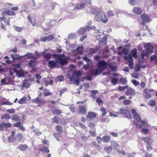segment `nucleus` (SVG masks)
<instances>
[{
  "label": "nucleus",
  "instance_id": "obj_41",
  "mask_svg": "<svg viewBox=\"0 0 157 157\" xmlns=\"http://www.w3.org/2000/svg\"><path fill=\"white\" fill-rule=\"evenodd\" d=\"M102 140L104 142H107L109 141L110 137L109 136H105L102 138Z\"/></svg>",
  "mask_w": 157,
  "mask_h": 157
},
{
  "label": "nucleus",
  "instance_id": "obj_28",
  "mask_svg": "<svg viewBox=\"0 0 157 157\" xmlns=\"http://www.w3.org/2000/svg\"><path fill=\"white\" fill-rule=\"evenodd\" d=\"M102 55L104 57H107L110 55V53L109 50H105L103 51Z\"/></svg>",
  "mask_w": 157,
  "mask_h": 157
},
{
  "label": "nucleus",
  "instance_id": "obj_35",
  "mask_svg": "<svg viewBox=\"0 0 157 157\" xmlns=\"http://www.w3.org/2000/svg\"><path fill=\"white\" fill-rule=\"evenodd\" d=\"M10 118V116L8 113L3 114L1 117L2 119H5L6 120H9Z\"/></svg>",
  "mask_w": 157,
  "mask_h": 157
},
{
  "label": "nucleus",
  "instance_id": "obj_6",
  "mask_svg": "<svg viewBox=\"0 0 157 157\" xmlns=\"http://www.w3.org/2000/svg\"><path fill=\"white\" fill-rule=\"evenodd\" d=\"M32 79H29L24 80L23 82L22 86L21 87V89L24 90L25 89H27L32 84Z\"/></svg>",
  "mask_w": 157,
  "mask_h": 157
},
{
  "label": "nucleus",
  "instance_id": "obj_26",
  "mask_svg": "<svg viewBox=\"0 0 157 157\" xmlns=\"http://www.w3.org/2000/svg\"><path fill=\"white\" fill-rule=\"evenodd\" d=\"M28 146L25 144H21L18 146L19 149L22 151H25L28 148Z\"/></svg>",
  "mask_w": 157,
  "mask_h": 157
},
{
  "label": "nucleus",
  "instance_id": "obj_45",
  "mask_svg": "<svg viewBox=\"0 0 157 157\" xmlns=\"http://www.w3.org/2000/svg\"><path fill=\"white\" fill-rule=\"evenodd\" d=\"M140 122H141V124L143 125V126L146 128H147L149 126V124L147 122L144 121H141Z\"/></svg>",
  "mask_w": 157,
  "mask_h": 157
},
{
  "label": "nucleus",
  "instance_id": "obj_23",
  "mask_svg": "<svg viewBox=\"0 0 157 157\" xmlns=\"http://www.w3.org/2000/svg\"><path fill=\"white\" fill-rule=\"evenodd\" d=\"M11 119L15 121L21 120V118L19 117V116L17 114H13L12 116Z\"/></svg>",
  "mask_w": 157,
  "mask_h": 157
},
{
  "label": "nucleus",
  "instance_id": "obj_24",
  "mask_svg": "<svg viewBox=\"0 0 157 157\" xmlns=\"http://www.w3.org/2000/svg\"><path fill=\"white\" fill-rule=\"evenodd\" d=\"M11 57L13 59H20L23 57V56H21L17 55L16 54H12L11 55Z\"/></svg>",
  "mask_w": 157,
  "mask_h": 157
},
{
  "label": "nucleus",
  "instance_id": "obj_64",
  "mask_svg": "<svg viewBox=\"0 0 157 157\" xmlns=\"http://www.w3.org/2000/svg\"><path fill=\"white\" fill-rule=\"evenodd\" d=\"M131 82L133 84L136 86H137L139 85V82L137 81L135 79H133L131 81Z\"/></svg>",
  "mask_w": 157,
  "mask_h": 157
},
{
  "label": "nucleus",
  "instance_id": "obj_39",
  "mask_svg": "<svg viewBox=\"0 0 157 157\" xmlns=\"http://www.w3.org/2000/svg\"><path fill=\"white\" fill-rule=\"evenodd\" d=\"M133 117L137 121L139 122H140L141 120V118L140 117V115L138 114H137L133 116Z\"/></svg>",
  "mask_w": 157,
  "mask_h": 157
},
{
  "label": "nucleus",
  "instance_id": "obj_37",
  "mask_svg": "<svg viewBox=\"0 0 157 157\" xmlns=\"http://www.w3.org/2000/svg\"><path fill=\"white\" fill-rule=\"evenodd\" d=\"M21 68L19 64H16L15 67L13 68V71H20L21 70Z\"/></svg>",
  "mask_w": 157,
  "mask_h": 157
},
{
  "label": "nucleus",
  "instance_id": "obj_29",
  "mask_svg": "<svg viewBox=\"0 0 157 157\" xmlns=\"http://www.w3.org/2000/svg\"><path fill=\"white\" fill-rule=\"evenodd\" d=\"M81 75V73L80 71H74L73 73V77H75L76 78H79Z\"/></svg>",
  "mask_w": 157,
  "mask_h": 157
},
{
  "label": "nucleus",
  "instance_id": "obj_55",
  "mask_svg": "<svg viewBox=\"0 0 157 157\" xmlns=\"http://www.w3.org/2000/svg\"><path fill=\"white\" fill-rule=\"evenodd\" d=\"M15 111V109H11L6 110V112L9 113H14Z\"/></svg>",
  "mask_w": 157,
  "mask_h": 157
},
{
  "label": "nucleus",
  "instance_id": "obj_50",
  "mask_svg": "<svg viewBox=\"0 0 157 157\" xmlns=\"http://www.w3.org/2000/svg\"><path fill=\"white\" fill-rule=\"evenodd\" d=\"M90 29H92L94 30V31L95 32L94 33H101V32L99 31V29H96V28L95 26H92L90 27Z\"/></svg>",
  "mask_w": 157,
  "mask_h": 157
},
{
  "label": "nucleus",
  "instance_id": "obj_38",
  "mask_svg": "<svg viewBox=\"0 0 157 157\" xmlns=\"http://www.w3.org/2000/svg\"><path fill=\"white\" fill-rule=\"evenodd\" d=\"M132 56L130 54H129L127 56H125L124 57V59L128 61L133 60L132 59Z\"/></svg>",
  "mask_w": 157,
  "mask_h": 157
},
{
  "label": "nucleus",
  "instance_id": "obj_33",
  "mask_svg": "<svg viewBox=\"0 0 157 157\" xmlns=\"http://www.w3.org/2000/svg\"><path fill=\"white\" fill-rule=\"evenodd\" d=\"M52 82L53 81L52 80H49L47 78H46L44 80V84L46 86H47L49 84L52 85Z\"/></svg>",
  "mask_w": 157,
  "mask_h": 157
},
{
  "label": "nucleus",
  "instance_id": "obj_30",
  "mask_svg": "<svg viewBox=\"0 0 157 157\" xmlns=\"http://www.w3.org/2000/svg\"><path fill=\"white\" fill-rule=\"evenodd\" d=\"M27 101V98L25 96H24L21 99H20L18 103L20 104H23L25 103Z\"/></svg>",
  "mask_w": 157,
  "mask_h": 157
},
{
  "label": "nucleus",
  "instance_id": "obj_59",
  "mask_svg": "<svg viewBox=\"0 0 157 157\" xmlns=\"http://www.w3.org/2000/svg\"><path fill=\"white\" fill-rule=\"evenodd\" d=\"M101 111L102 112V115L103 116L105 115L107 113V111L104 108H101Z\"/></svg>",
  "mask_w": 157,
  "mask_h": 157
},
{
  "label": "nucleus",
  "instance_id": "obj_40",
  "mask_svg": "<svg viewBox=\"0 0 157 157\" xmlns=\"http://www.w3.org/2000/svg\"><path fill=\"white\" fill-rule=\"evenodd\" d=\"M56 129L57 131L60 133H62L63 130V128L61 126H60L57 125L56 127Z\"/></svg>",
  "mask_w": 157,
  "mask_h": 157
},
{
  "label": "nucleus",
  "instance_id": "obj_9",
  "mask_svg": "<svg viewBox=\"0 0 157 157\" xmlns=\"http://www.w3.org/2000/svg\"><path fill=\"white\" fill-rule=\"evenodd\" d=\"M83 47L79 46L78 47L76 50H74V53L75 55H81L83 53Z\"/></svg>",
  "mask_w": 157,
  "mask_h": 157
},
{
  "label": "nucleus",
  "instance_id": "obj_32",
  "mask_svg": "<svg viewBox=\"0 0 157 157\" xmlns=\"http://www.w3.org/2000/svg\"><path fill=\"white\" fill-rule=\"evenodd\" d=\"M90 91L91 92L90 96L93 97L94 99L96 98L95 94L98 93L97 90H90Z\"/></svg>",
  "mask_w": 157,
  "mask_h": 157
},
{
  "label": "nucleus",
  "instance_id": "obj_34",
  "mask_svg": "<svg viewBox=\"0 0 157 157\" xmlns=\"http://www.w3.org/2000/svg\"><path fill=\"white\" fill-rule=\"evenodd\" d=\"M151 61H155V63L157 64V55H153L150 58Z\"/></svg>",
  "mask_w": 157,
  "mask_h": 157
},
{
  "label": "nucleus",
  "instance_id": "obj_15",
  "mask_svg": "<svg viewBox=\"0 0 157 157\" xmlns=\"http://www.w3.org/2000/svg\"><path fill=\"white\" fill-rule=\"evenodd\" d=\"M141 139L143 141L148 145H150L151 144V140L148 137H142Z\"/></svg>",
  "mask_w": 157,
  "mask_h": 157
},
{
  "label": "nucleus",
  "instance_id": "obj_25",
  "mask_svg": "<svg viewBox=\"0 0 157 157\" xmlns=\"http://www.w3.org/2000/svg\"><path fill=\"white\" fill-rule=\"evenodd\" d=\"M127 83V80L126 78H121L119 80V83L122 85H125Z\"/></svg>",
  "mask_w": 157,
  "mask_h": 157
},
{
  "label": "nucleus",
  "instance_id": "obj_27",
  "mask_svg": "<svg viewBox=\"0 0 157 157\" xmlns=\"http://www.w3.org/2000/svg\"><path fill=\"white\" fill-rule=\"evenodd\" d=\"M16 73L17 75L19 77H22L24 76V74L21 70L20 71H13Z\"/></svg>",
  "mask_w": 157,
  "mask_h": 157
},
{
  "label": "nucleus",
  "instance_id": "obj_43",
  "mask_svg": "<svg viewBox=\"0 0 157 157\" xmlns=\"http://www.w3.org/2000/svg\"><path fill=\"white\" fill-rule=\"evenodd\" d=\"M128 87V85H125L124 86H120L118 87V89L120 91L124 90L125 89H127Z\"/></svg>",
  "mask_w": 157,
  "mask_h": 157
},
{
  "label": "nucleus",
  "instance_id": "obj_52",
  "mask_svg": "<svg viewBox=\"0 0 157 157\" xmlns=\"http://www.w3.org/2000/svg\"><path fill=\"white\" fill-rule=\"evenodd\" d=\"M0 130L2 131H5L6 130L5 127L4 122L0 124Z\"/></svg>",
  "mask_w": 157,
  "mask_h": 157
},
{
  "label": "nucleus",
  "instance_id": "obj_53",
  "mask_svg": "<svg viewBox=\"0 0 157 157\" xmlns=\"http://www.w3.org/2000/svg\"><path fill=\"white\" fill-rule=\"evenodd\" d=\"M76 37V35L74 33H71L69 34L68 36V38L69 39H72L75 38Z\"/></svg>",
  "mask_w": 157,
  "mask_h": 157
},
{
  "label": "nucleus",
  "instance_id": "obj_42",
  "mask_svg": "<svg viewBox=\"0 0 157 157\" xmlns=\"http://www.w3.org/2000/svg\"><path fill=\"white\" fill-rule=\"evenodd\" d=\"M99 11V9L98 8H92L91 9V12L93 14H95Z\"/></svg>",
  "mask_w": 157,
  "mask_h": 157
},
{
  "label": "nucleus",
  "instance_id": "obj_54",
  "mask_svg": "<svg viewBox=\"0 0 157 157\" xmlns=\"http://www.w3.org/2000/svg\"><path fill=\"white\" fill-rule=\"evenodd\" d=\"M90 146L92 147H98V145H97V144L95 141H92L90 144Z\"/></svg>",
  "mask_w": 157,
  "mask_h": 157
},
{
  "label": "nucleus",
  "instance_id": "obj_17",
  "mask_svg": "<svg viewBox=\"0 0 157 157\" xmlns=\"http://www.w3.org/2000/svg\"><path fill=\"white\" fill-rule=\"evenodd\" d=\"M86 6L85 3H82L81 4H77L75 5V9H81L84 8Z\"/></svg>",
  "mask_w": 157,
  "mask_h": 157
},
{
  "label": "nucleus",
  "instance_id": "obj_56",
  "mask_svg": "<svg viewBox=\"0 0 157 157\" xmlns=\"http://www.w3.org/2000/svg\"><path fill=\"white\" fill-rule=\"evenodd\" d=\"M12 125V124L10 123H4V125L5 127L6 130L8 128H10L11 127Z\"/></svg>",
  "mask_w": 157,
  "mask_h": 157
},
{
  "label": "nucleus",
  "instance_id": "obj_4",
  "mask_svg": "<svg viewBox=\"0 0 157 157\" xmlns=\"http://www.w3.org/2000/svg\"><path fill=\"white\" fill-rule=\"evenodd\" d=\"M95 20L97 21H101L104 23L108 21V19L105 13H101L96 15L94 18Z\"/></svg>",
  "mask_w": 157,
  "mask_h": 157
},
{
  "label": "nucleus",
  "instance_id": "obj_58",
  "mask_svg": "<svg viewBox=\"0 0 157 157\" xmlns=\"http://www.w3.org/2000/svg\"><path fill=\"white\" fill-rule=\"evenodd\" d=\"M8 139L10 142H12L15 140V136H10L8 137Z\"/></svg>",
  "mask_w": 157,
  "mask_h": 157
},
{
  "label": "nucleus",
  "instance_id": "obj_51",
  "mask_svg": "<svg viewBox=\"0 0 157 157\" xmlns=\"http://www.w3.org/2000/svg\"><path fill=\"white\" fill-rule=\"evenodd\" d=\"M112 150V148L111 146L106 147L105 148V151L108 153H109Z\"/></svg>",
  "mask_w": 157,
  "mask_h": 157
},
{
  "label": "nucleus",
  "instance_id": "obj_13",
  "mask_svg": "<svg viewBox=\"0 0 157 157\" xmlns=\"http://www.w3.org/2000/svg\"><path fill=\"white\" fill-rule=\"evenodd\" d=\"M141 17L143 21L146 22L147 23L149 21L150 18L147 14L144 13L141 16Z\"/></svg>",
  "mask_w": 157,
  "mask_h": 157
},
{
  "label": "nucleus",
  "instance_id": "obj_21",
  "mask_svg": "<svg viewBox=\"0 0 157 157\" xmlns=\"http://www.w3.org/2000/svg\"><path fill=\"white\" fill-rule=\"evenodd\" d=\"M3 13H6L10 16H15L16 15L15 12L11 10H8L6 11H4Z\"/></svg>",
  "mask_w": 157,
  "mask_h": 157
},
{
  "label": "nucleus",
  "instance_id": "obj_10",
  "mask_svg": "<svg viewBox=\"0 0 157 157\" xmlns=\"http://www.w3.org/2000/svg\"><path fill=\"white\" fill-rule=\"evenodd\" d=\"M96 116V114L95 113L92 112H90L88 113L86 118L88 120L91 121L94 119Z\"/></svg>",
  "mask_w": 157,
  "mask_h": 157
},
{
  "label": "nucleus",
  "instance_id": "obj_46",
  "mask_svg": "<svg viewBox=\"0 0 157 157\" xmlns=\"http://www.w3.org/2000/svg\"><path fill=\"white\" fill-rule=\"evenodd\" d=\"M111 146L114 147L116 149H117V147L118 146V145L117 143L114 141H111Z\"/></svg>",
  "mask_w": 157,
  "mask_h": 157
},
{
  "label": "nucleus",
  "instance_id": "obj_20",
  "mask_svg": "<svg viewBox=\"0 0 157 157\" xmlns=\"http://www.w3.org/2000/svg\"><path fill=\"white\" fill-rule=\"evenodd\" d=\"M79 112L83 114H86V110L85 106L83 105H80L79 107Z\"/></svg>",
  "mask_w": 157,
  "mask_h": 157
},
{
  "label": "nucleus",
  "instance_id": "obj_62",
  "mask_svg": "<svg viewBox=\"0 0 157 157\" xmlns=\"http://www.w3.org/2000/svg\"><path fill=\"white\" fill-rule=\"evenodd\" d=\"M40 150L42 151L46 152L47 153H49V151L47 147H44L40 149Z\"/></svg>",
  "mask_w": 157,
  "mask_h": 157
},
{
  "label": "nucleus",
  "instance_id": "obj_12",
  "mask_svg": "<svg viewBox=\"0 0 157 157\" xmlns=\"http://www.w3.org/2000/svg\"><path fill=\"white\" fill-rule=\"evenodd\" d=\"M132 11L133 13L137 15H140L142 13V10L138 7H134Z\"/></svg>",
  "mask_w": 157,
  "mask_h": 157
},
{
  "label": "nucleus",
  "instance_id": "obj_47",
  "mask_svg": "<svg viewBox=\"0 0 157 157\" xmlns=\"http://www.w3.org/2000/svg\"><path fill=\"white\" fill-rule=\"evenodd\" d=\"M46 37V40L50 41L53 40L54 38V36L52 35H49L48 36H47Z\"/></svg>",
  "mask_w": 157,
  "mask_h": 157
},
{
  "label": "nucleus",
  "instance_id": "obj_19",
  "mask_svg": "<svg viewBox=\"0 0 157 157\" xmlns=\"http://www.w3.org/2000/svg\"><path fill=\"white\" fill-rule=\"evenodd\" d=\"M45 51V50H44L42 52V55L44 56L45 59L47 60H48L51 58V55L49 53L46 54Z\"/></svg>",
  "mask_w": 157,
  "mask_h": 157
},
{
  "label": "nucleus",
  "instance_id": "obj_63",
  "mask_svg": "<svg viewBox=\"0 0 157 157\" xmlns=\"http://www.w3.org/2000/svg\"><path fill=\"white\" fill-rule=\"evenodd\" d=\"M21 124L20 121H17V122L13 124V125L16 127H19Z\"/></svg>",
  "mask_w": 157,
  "mask_h": 157
},
{
  "label": "nucleus",
  "instance_id": "obj_11",
  "mask_svg": "<svg viewBox=\"0 0 157 157\" xmlns=\"http://www.w3.org/2000/svg\"><path fill=\"white\" fill-rule=\"evenodd\" d=\"M26 57L28 59H35L36 60V58L35 55L32 53L27 52L26 54L23 56Z\"/></svg>",
  "mask_w": 157,
  "mask_h": 157
},
{
  "label": "nucleus",
  "instance_id": "obj_36",
  "mask_svg": "<svg viewBox=\"0 0 157 157\" xmlns=\"http://www.w3.org/2000/svg\"><path fill=\"white\" fill-rule=\"evenodd\" d=\"M107 43V37L106 36H104L102 39L99 42V43L102 44H106Z\"/></svg>",
  "mask_w": 157,
  "mask_h": 157
},
{
  "label": "nucleus",
  "instance_id": "obj_14",
  "mask_svg": "<svg viewBox=\"0 0 157 157\" xmlns=\"http://www.w3.org/2000/svg\"><path fill=\"white\" fill-rule=\"evenodd\" d=\"M125 94L127 95H134L135 94V91L133 89L129 88L127 90Z\"/></svg>",
  "mask_w": 157,
  "mask_h": 157
},
{
  "label": "nucleus",
  "instance_id": "obj_5",
  "mask_svg": "<svg viewBox=\"0 0 157 157\" xmlns=\"http://www.w3.org/2000/svg\"><path fill=\"white\" fill-rule=\"evenodd\" d=\"M116 113L118 114H124L126 117L129 119L132 118V116L130 112L126 109L123 108H121L119 111L117 112Z\"/></svg>",
  "mask_w": 157,
  "mask_h": 157
},
{
  "label": "nucleus",
  "instance_id": "obj_3",
  "mask_svg": "<svg viewBox=\"0 0 157 157\" xmlns=\"http://www.w3.org/2000/svg\"><path fill=\"white\" fill-rule=\"evenodd\" d=\"M144 48H146L145 50L143 51L141 53V58L143 59H144V56H148L149 52H152L153 47L152 44L150 43L145 44L144 46Z\"/></svg>",
  "mask_w": 157,
  "mask_h": 157
},
{
  "label": "nucleus",
  "instance_id": "obj_8",
  "mask_svg": "<svg viewBox=\"0 0 157 157\" xmlns=\"http://www.w3.org/2000/svg\"><path fill=\"white\" fill-rule=\"evenodd\" d=\"M148 90L146 88L144 89L143 90V96L146 99H149L151 97V95L147 92Z\"/></svg>",
  "mask_w": 157,
  "mask_h": 157
},
{
  "label": "nucleus",
  "instance_id": "obj_48",
  "mask_svg": "<svg viewBox=\"0 0 157 157\" xmlns=\"http://www.w3.org/2000/svg\"><path fill=\"white\" fill-rule=\"evenodd\" d=\"M111 82L113 85L116 84L118 82V80L115 78H113L111 80Z\"/></svg>",
  "mask_w": 157,
  "mask_h": 157
},
{
  "label": "nucleus",
  "instance_id": "obj_31",
  "mask_svg": "<svg viewBox=\"0 0 157 157\" xmlns=\"http://www.w3.org/2000/svg\"><path fill=\"white\" fill-rule=\"evenodd\" d=\"M137 50L136 48H134L131 51L132 55L135 58H136L137 57Z\"/></svg>",
  "mask_w": 157,
  "mask_h": 157
},
{
  "label": "nucleus",
  "instance_id": "obj_22",
  "mask_svg": "<svg viewBox=\"0 0 157 157\" xmlns=\"http://www.w3.org/2000/svg\"><path fill=\"white\" fill-rule=\"evenodd\" d=\"M32 101L33 103L36 104L41 103L43 102V101L40 100V98L39 97H38L35 99H33Z\"/></svg>",
  "mask_w": 157,
  "mask_h": 157
},
{
  "label": "nucleus",
  "instance_id": "obj_16",
  "mask_svg": "<svg viewBox=\"0 0 157 157\" xmlns=\"http://www.w3.org/2000/svg\"><path fill=\"white\" fill-rule=\"evenodd\" d=\"M98 50V48L96 47L94 48H90L88 49L87 52L88 54H92L96 53Z\"/></svg>",
  "mask_w": 157,
  "mask_h": 157
},
{
  "label": "nucleus",
  "instance_id": "obj_44",
  "mask_svg": "<svg viewBox=\"0 0 157 157\" xmlns=\"http://www.w3.org/2000/svg\"><path fill=\"white\" fill-rule=\"evenodd\" d=\"M148 103L151 106H154L155 105L156 102L154 100L151 99L149 100Z\"/></svg>",
  "mask_w": 157,
  "mask_h": 157
},
{
  "label": "nucleus",
  "instance_id": "obj_61",
  "mask_svg": "<svg viewBox=\"0 0 157 157\" xmlns=\"http://www.w3.org/2000/svg\"><path fill=\"white\" fill-rule=\"evenodd\" d=\"M83 29H84L85 33L86 32L89 31L90 29V26L88 25H87L85 27L83 28Z\"/></svg>",
  "mask_w": 157,
  "mask_h": 157
},
{
  "label": "nucleus",
  "instance_id": "obj_60",
  "mask_svg": "<svg viewBox=\"0 0 157 157\" xmlns=\"http://www.w3.org/2000/svg\"><path fill=\"white\" fill-rule=\"evenodd\" d=\"M34 133L38 136H39L41 134V132L40 130L37 129L33 130Z\"/></svg>",
  "mask_w": 157,
  "mask_h": 157
},
{
  "label": "nucleus",
  "instance_id": "obj_18",
  "mask_svg": "<svg viewBox=\"0 0 157 157\" xmlns=\"http://www.w3.org/2000/svg\"><path fill=\"white\" fill-rule=\"evenodd\" d=\"M36 60L35 59H33V60H30L28 63L29 66L32 68H33L35 65Z\"/></svg>",
  "mask_w": 157,
  "mask_h": 157
},
{
  "label": "nucleus",
  "instance_id": "obj_1",
  "mask_svg": "<svg viewBox=\"0 0 157 157\" xmlns=\"http://www.w3.org/2000/svg\"><path fill=\"white\" fill-rule=\"evenodd\" d=\"M53 56L55 59V60H50L48 62V66L51 68H53L57 65L59 63L62 65H67L68 63L67 60L64 54H54Z\"/></svg>",
  "mask_w": 157,
  "mask_h": 157
},
{
  "label": "nucleus",
  "instance_id": "obj_2",
  "mask_svg": "<svg viewBox=\"0 0 157 157\" xmlns=\"http://www.w3.org/2000/svg\"><path fill=\"white\" fill-rule=\"evenodd\" d=\"M107 63L104 60L99 61L97 64L99 70L98 69H92L90 71L89 74L93 76L97 74L100 75L101 73L107 68Z\"/></svg>",
  "mask_w": 157,
  "mask_h": 157
},
{
  "label": "nucleus",
  "instance_id": "obj_7",
  "mask_svg": "<svg viewBox=\"0 0 157 157\" xmlns=\"http://www.w3.org/2000/svg\"><path fill=\"white\" fill-rule=\"evenodd\" d=\"M83 60L87 63V64L83 65L84 69L86 70L89 67V65L92 64L91 61L86 57H84L83 58Z\"/></svg>",
  "mask_w": 157,
  "mask_h": 157
},
{
  "label": "nucleus",
  "instance_id": "obj_57",
  "mask_svg": "<svg viewBox=\"0 0 157 157\" xmlns=\"http://www.w3.org/2000/svg\"><path fill=\"white\" fill-rule=\"evenodd\" d=\"M23 138V136L21 134L18 133L17 136V139L19 141L22 140Z\"/></svg>",
  "mask_w": 157,
  "mask_h": 157
},
{
  "label": "nucleus",
  "instance_id": "obj_49",
  "mask_svg": "<svg viewBox=\"0 0 157 157\" xmlns=\"http://www.w3.org/2000/svg\"><path fill=\"white\" fill-rule=\"evenodd\" d=\"M78 33L80 35H84L85 32L83 28H81L78 31Z\"/></svg>",
  "mask_w": 157,
  "mask_h": 157
}]
</instances>
